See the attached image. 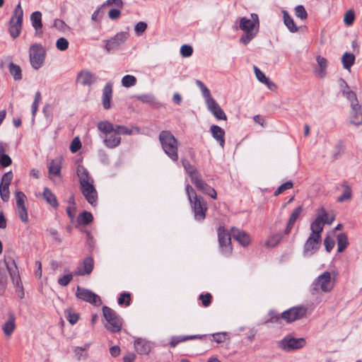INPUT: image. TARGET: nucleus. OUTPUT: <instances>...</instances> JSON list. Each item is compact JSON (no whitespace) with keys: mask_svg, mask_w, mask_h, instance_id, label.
I'll return each mask as SVG.
<instances>
[{"mask_svg":"<svg viewBox=\"0 0 362 362\" xmlns=\"http://www.w3.org/2000/svg\"><path fill=\"white\" fill-rule=\"evenodd\" d=\"M158 139L165 153L174 162L178 160L179 141L168 130L160 132Z\"/></svg>","mask_w":362,"mask_h":362,"instance_id":"nucleus-3","label":"nucleus"},{"mask_svg":"<svg viewBox=\"0 0 362 362\" xmlns=\"http://www.w3.org/2000/svg\"><path fill=\"white\" fill-rule=\"evenodd\" d=\"M182 163L187 173L189 175L192 182L194 181V178H198L201 176L197 168L192 165L188 160L183 159L182 160Z\"/></svg>","mask_w":362,"mask_h":362,"instance_id":"nucleus-29","label":"nucleus"},{"mask_svg":"<svg viewBox=\"0 0 362 362\" xmlns=\"http://www.w3.org/2000/svg\"><path fill=\"white\" fill-rule=\"evenodd\" d=\"M293 184L292 181H287L285 183L281 184L274 192V195L278 196L283 193L284 191L290 189L293 187Z\"/></svg>","mask_w":362,"mask_h":362,"instance_id":"nucleus-49","label":"nucleus"},{"mask_svg":"<svg viewBox=\"0 0 362 362\" xmlns=\"http://www.w3.org/2000/svg\"><path fill=\"white\" fill-rule=\"evenodd\" d=\"M305 345V340L304 338L297 339L289 336H287L278 341L279 347L286 351L303 348Z\"/></svg>","mask_w":362,"mask_h":362,"instance_id":"nucleus-10","label":"nucleus"},{"mask_svg":"<svg viewBox=\"0 0 362 362\" xmlns=\"http://www.w3.org/2000/svg\"><path fill=\"white\" fill-rule=\"evenodd\" d=\"M317 214H320L322 217V223L323 224H332L334 220V216H329L326 212L325 208L321 207L320 209V212Z\"/></svg>","mask_w":362,"mask_h":362,"instance_id":"nucleus-46","label":"nucleus"},{"mask_svg":"<svg viewBox=\"0 0 362 362\" xmlns=\"http://www.w3.org/2000/svg\"><path fill=\"white\" fill-rule=\"evenodd\" d=\"M316 62L317 68L315 70V74L320 78H323L327 76V60L323 57L317 56Z\"/></svg>","mask_w":362,"mask_h":362,"instance_id":"nucleus-26","label":"nucleus"},{"mask_svg":"<svg viewBox=\"0 0 362 362\" xmlns=\"http://www.w3.org/2000/svg\"><path fill=\"white\" fill-rule=\"evenodd\" d=\"M250 17V19L242 17L239 20V28L244 33L240 37V41L245 45L257 35L259 28L257 14L251 13Z\"/></svg>","mask_w":362,"mask_h":362,"instance_id":"nucleus-2","label":"nucleus"},{"mask_svg":"<svg viewBox=\"0 0 362 362\" xmlns=\"http://www.w3.org/2000/svg\"><path fill=\"white\" fill-rule=\"evenodd\" d=\"M16 329V316L13 312L8 314L7 320L3 324L2 329L6 336L10 337Z\"/></svg>","mask_w":362,"mask_h":362,"instance_id":"nucleus-22","label":"nucleus"},{"mask_svg":"<svg viewBox=\"0 0 362 362\" xmlns=\"http://www.w3.org/2000/svg\"><path fill=\"white\" fill-rule=\"evenodd\" d=\"M341 186L344 189V192L341 196H339L337 198L338 202H344L350 200L352 197L351 188L347 184V182H344Z\"/></svg>","mask_w":362,"mask_h":362,"instance_id":"nucleus-36","label":"nucleus"},{"mask_svg":"<svg viewBox=\"0 0 362 362\" xmlns=\"http://www.w3.org/2000/svg\"><path fill=\"white\" fill-rule=\"evenodd\" d=\"M134 98L144 103L147 104H152L154 100L153 96L150 94L136 95L134 96Z\"/></svg>","mask_w":362,"mask_h":362,"instance_id":"nucleus-51","label":"nucleus"},{"mask_svg":"<svg viewBox=\"0 0 362 362\" xmlns=\"http://www.w3.org/2000/svg\"><path fill=\"white\" fill-rule=\"evenodd\" d=\"M11 163V158L5 153L4 144L3 142H0V165L2 167H8Z\"/></svg>","mask_w":362,"mask_h":362,"instance_id":"nucleus-34","label":"nucleus"},{"mask_svg":"<svg viewBox=\"0 0 362 362\" xmlns=\"http://www.w3.org/2000/svg\"><path fill=\"white\" fill-rule=\"evenodd\" d=\"M103 143L107 148H114L121 143V137L117 134H109L103 136Z\"/></svg>","mask_w":362,"mask_h":362,"instance_id":"nucleus-27","label":"nucleus"},{"mask_svg":"<svg viewBox=\"0 0 362 362\" xmlns=\"http://www.w3.org/2000/svg\"><path fill=\"white\" fill-rule=\"evenodd\" d=\"M4 263L14 286L18 288L22 287L18 269L13 258L11 256H6Z\"/></svg>","mask_w":362,"mask_h":362,"instance_id":"nucleus-12","label":"nucleus"},{"mask_svg":"<svg viewBox=\"0 0 362 362\" xmlns=\"http://www.w3.org/2000/svg\"><path fill=\"white\" fill-rule=\"evenodd\" d=\"M231 235L234 240H237L241 245L245 247L250 243V238L249 235L237 228L233 227L231 228Z\"/></svg>","mask_w":362,"mask_h":362,"instance_id":"nucleus-20","label":"nucleus"},{"mask_svg":"<svg viewBox=\"0 0 362 362\" xmlns=\"http://www.w3.org/2000/svg\"><path fill=\"white\" fill-rule=\"evenodd\" d=\"M9 186L0 185V196L4 202H8L9 199Z\"/></svg>","mask_w":362,"mask_h":362,"instance_id":"nucleus-60","label":"nucleus"},{"mask_svg":"<svg viewBox=\"0 0 362 362\" xmlns=\"http://www.w3.org/2000/svg\"><path fill=\"white\" fill-rule=\"evenodd\" d=\"M348 245V238L346 234L341 233L337 236V251L343 252Z\"/></svg>","mask_w":362,"mask_h":362,"instance_id":"nucleus-39","label":"nucleus"},{"mask_svg":"<svg viewBox=\"0 0 362 362\" xmlns=\"http://www.w3.org/2000/svg\"><path fill=\"white\" fill-rule=\"evenodd\" d=\"M96 76L94 74L88 70H82L77 74V83L83 85L90 86L96 81Z\"/></svg>","mask_w":362,"mask_h":362,"instance_id":"nucleus-18","label":"nucleus"},{"mask_svg":"<svg viewBox=\"0 0 362 362\" xmlns=\"http://www.w3.org/2000/svg\"><path fill=\"white\" fill-rule=\"evenodd\" d=\"M70 151L71 153H76L81 148V142L79 137H75L71 144H70Z\"/></svg>","mask_w":362,"mask_h":362,"instance_id":"nucleus-59","label":"nucleus"},{"mask_svg":"<svg viewBox=\"0 0 362 362\" xmlns=\"http://www.w3.org/2000/svg\"><path fill=\"white\" fill-rule=\"evenodd\" d=\"M30 21L33 27L35 29L36 32L42 27V13L40 11H35L30 16Z\"/></svg>","mask_w":362,"mask_h":362,"instance_id":"nucleus-35","label":"nucleus"},{"mask_svg":"<svg viewBox=\"0 0 362 362\" xmlns=\"http://www.w3.org/2000/svg\"><path fill=\"white\" fill-rule=\"evenodd\" d=\"M100 132L105 135H109L115 132V126L108 121H100L97 124Z\"/></svg>","mask_w":362,"mask_h":362,"instance_id":"nucleus-31","label":"nucleus"},{"mask_svg":"<svg viewBox=\"0 0 362 362\" xmlns=\"http://www.w3.org/2000/svg\"><path fill=\"white\" fill-rule=\"evenodd\" d=\"M94 267V261L91 257H86L77 270L74 272L76 276H84L90 274Z\"/></svg>","mask_w":362,"mask_h":362,"instance_id":"nucleus-19","label":"nucleus"},{"mask_svg":"<svg viewBox=\"0 0 362 362\" xmlns=\"http://www.w3.org/2000/svg\"><path fill=\"white\" fill-rule=\"evenodd\" d=\"M350 122L354 125L358 126L362 124V109L358 104L351 106L349 115Z\"/></svg>","mask_w":362,"mask_h":362,"instance_id":"nucleus-21","label":"nucleus"},{"mask_svg":"<svg viewBox=\"0 0 362 362\" xmlns=\"http://www.w3.org/2000/svg\"><path fill=\"white\" fill-rule=\"evenodd\" d=\"M43 198L46 202L54 209L59 206V202L57 197L48 187H45L42 193Z\"/></svg>","mask_w":362,"mask_h":362,"instance_id":"nucleus-28","label":"nucleus"},{"mask_svg":"<svg viewBox=\"0 0 362 362\" xmlns=\"http://www.w3.org/2000/svg\"><path fill=\"white\" fill-rule=\"evenodd\" d=\"M61 175V167L60 165L55 163L54 161H52L49 167V176L51 179H52L53 176Z\"/></svg>","mask_w":362,"mask_h":362,"instance_id":"nucleus-43","label":"nucleus"},{"mask_svg":"<svg viewBox=\"0 0 362 362\" xmlns=\"http://www.w3.org/2000/svg\"><path fill=\"white\" fill-rule=\"evenodd\" d=\"M324 224L322 223V217L320 214H317L315 221L310 225L311 233L313 235H321L323 230Z\"/></svg>","mask_w":362,"mask_h":362,"instance_id":"nucleus-30","label":"nucleus"},{"mask_svg":"<svg viewBox=\"0 0 362 362\" xmlns=\"http://www.w3.org/2000/svg\"><path fill=\"white\" fill-rule=\"evenodd\" d=\"M76 296L78 298L96 306L102 304L100 296L87 288L77 286Z\"/></svg>","mask_w":362,"mask_h":362,"instance_id":"nucleus-13","label":"nucleus"},{"mask_svg":"<svg viewBox=\"0 0 362 362\" xmlns=\"http://www.w3.org/2000/svg\"><path fill=\"white\" fill-rule=\"evenodd\" d=\"M103 315L106 321L104 326L108 331L115 333L122 329V319L116 311L105 305L103 307Z\"/></svg>","mask_w":362,"mask_h":362,"instance_id":"nucleus-5","label":"nucleus"},{"mask_svg":"<svg viewBox=\"0 0 362 362\" xmlns=\"http://www.w3.org/2000/svg\"><path fill=\"white\" fill-rule=\"evenodd\" d=\"M23 11L19 3L14 9L9 23V33L13 38L18 37L21 32Z\"/></svg>","mask_w":362,"mask_h":362,"instance_id":"nucleus-8","label":"nucleus"},{"mask_svg":"<svg viewBox=\"0 0 362 362\" xmlns=\"http://www.w3.org/2000/svg\"><path fill=\"white\" fill-rule=\"evenodd\" d=\"M74 272L65 274L58 279V284L62 286H66L72 281Z\"/></svg>","mask_w":362,"mask_h":362,"instance_id":"nucleus-47","label":"nucleus"},{"mask_svg":"<svg viewBox=\"0 0 362 362\" xmlns=\"http://www.w3.org/2000/svg\"><path fill=\"white\" fill-rule=\"evenodd\" d=\"M136 78L132 75H125L122 78V85L125 88L134 86L136 83Z\"/></svg>","mask_w":362,"mask_h":362,"instance_id":"nucleus-45","label":"nucleus"},{"mask_svg":"<svg viewBox=\"0 0 362 362\" xmlns=\"http://www.w3.org/2000/svg\"><path fill=\"white\" fill-rule=\"evenodd\" d=\"M9 72L13 76L15 80H21L22 78L21 69L18 65L10 63L8 66Z\"/></svg>","mask_w":362,"mask_h":362,"instance_id":"nucleus-41","label":"nucleus"},{"mask_svg":"<svg viewBox=\"0 0 362 362\" xmlns=\"http://www.w3.org/2000/svg\"><path fill=\"white\" fill-rule=\"evenodd\" d=\"M284 14V22L285 25L291 33H296L298 31V27L296 26L293 19L288 14L286 11H283Z\"/></svg>","mask_w":362,"mask_h":362,"instance_id":"nucleus-33","label":"nucleus"},{"mask_svg":"<svg viewBox=\"0 0 362 362\" xmlns=\"http://www.w3.org/2000/svg\"><path fill=\"white\" fill-rule=\"evenodd\" d=\"M355 61V56L353 54L345 52L341 58L343 66L346 69H349L354 64Z\"/></svg>","mask_w":362,"mask_h":362,"instance_id":"nucleus-38","label":"nucleus"},{"mask_svg":"<svg viewBox=\"0 0 362 362\" xmlns=\"http://www.w3.org/2000/svg\"><path fill=\"white\" fill-rule=\"evenodd\" d=\"M355 19V14L352 10H349L344 14V22L346 25H351Z\"/></svg>","mask_w":362,"mask_h":362,"instance_id":"nucleus-57","label":"nucleus"},{"mask_svg":"<svg viewBox=\"0 0 362 362\" xmlns=\"http://www.w3.org/2000/svg\"><path fill=\"white\" fill-rule=\"evenodd\" d=\"M46 51L40 44H34L30 47L29 59L32 67L37 70L44 64Z\"/></svg>","mask_w":362,"mask_h":362,"instance_id":"nucleus-7","label":"nucleus"},{"mask_svg":"<svg viewBox=\"0 0 362 362\" xmlns=\"http://www.w3.org/2000/svg\"><path fill=\"white\" fill-rule=\"evenodd\" d=\"M56 47L60 51H65L69 47V42L66 38L60 37L56 42Z\"/></svg>","mask_w":362,"mask_h":362,"instance_id":"nucleus-58","label":"nucleus"},{"mask_svg":"<svg viewBox=\"0 0 362 362\" xmlns=\"http://www.w3.org/2000/svg\"><path fill=\"white\" fill-rule=\"evenodd\" d=\"M341 81L343 83L345 84L346 88L345 89L342 90L343 95L345 96L348 100H349L351 106H352L353 105H357V104H358V101L356 93L349 90L348 85L344 80L341 79Z\"/></svg>","mask_w":362,"mask_h":362,"instance_id":"nucleus-32","label":"nucleus"},{"mask_svg":"<svg viewBox=\"0 0 362 362\" xmlns=\"http://www.w3.org/2000/svg\"><path fill=\"white\" fill-rule=\"evenodd\" d=\"M218 244L221 252L225 255L231 254L233 248L231 246V235L223 226L218 227L217 230Z\"/></svg>","mask_w":362,"mask_h":362,"instance_id":"nucleus-9","label":"nucleus"},{"mask_svg":"<svg viewBox=\"0 0 362 362\" xmlns=\"http://www.w3.org/2000/svg\"><path fill=\"white\" fill-rule=\"evenodd\" d=\"M15 197L16 199V212L18 216L23 223H27L28 221V214L25 206L26 196L23 192L16 191L15 192Z\"/></svg>","mask_w":362,"mask_h":362,"instance_id":"nucleus-15","label":"nucleus"},{"mask_svg":"<svg viewBox=\"0 0 362 362\" xmlns=\"http://www.w3.org/2000/svg\"><path fill=\"white\" fill-rule=\"evenodd\" d=\"M205 103L206 104L208 110L216 118V119H227L226 115L225 114L221 106L215 100V99L212 98V96L205 100Z\"/></svg>","mask_w":362,"mask_h":362,"instance_id":"nucleus-16","label":"nucleus"},{"mask_svg":"<svg viewBox=\"0 0 362 362\" xmlns=\"http://www.w3.org/2000/svg\"><path fill=\"white\" fill-rule=\"evenodd\" d=\"M322 243L321 235L310 234L303 246L304 256H311L320 247Z\"/></svg>","mask_w":362,"mask_h":362,"instance_id":"nucleus-11","label":"nucleus"},{"mask_svg":"<svg viewBox=\"0 0 362 362\" xmlns=\"http://www.w3.org/2000/svg\"><path fill=\"white\" fill-rule=\"evenodd\" d=\"M79 179L81 189L83 195L92 206H95L98 193L93 185V180L90 177L88 170L83 166L78 165L76 170Z\"/></svg>","mask_w":362,"mask_h":362,"instance_id":"nucleus-1","label":"nucleus"},{"mask_svg":"<svg viewBox=\"0 0 362 362\" xmlns=\"http://www.w3.org/2000/svg\"><path fill=\"white\" fill-rule=\"evenodd\" d=\"M334 286V277L329 272H325L320 275L310 286V292L315 294L320 289L322 292H330Z\"/></svg>","mask_w":362,"mask_h":362,"instance_id":"nucleus-6","label":"nucleus"},{"mask_svg":"<svg viewBox=\"0 0 362 362\" xmlns=\"http://www.w3.org/2000/svg\"><path fill=\"white\" fill-rule=\"evenodd\" d=\"M7 286L6 272L0 267V296L3 295Z\"/></svg>","mask_w":362,"mask_h":362,"instance_id":"nucleus-42","label":"nucleus"},{"mask_svg":"<svg viewBox=\"0 0 362 362\" xmlns=\"http://www.w3.org/2000/svg\"><path fill=\"white\" fill-rule=\"evenodd\" d=\"M307 313V308L303 306L293 307L283 312L281 317L286 322H291L303 318Z\"/></svg>","mask_w":362,"mask_h":362,"instance_id":"nucleus-14","label":"nucleus"},{"mask_svg":"<svg viewBox=\"0 0 362 362\" xmlns=\"http://www.w3.org/2000/svg\"><path fill=\"white\" fill-rule=\"evenodd\" d=\"M295 14L297 18L303 21L306 20L308 18V13L302 5H298L295 7Z\"/></svg>","mask_w":362,"mask_h":362,"instance_id":"nucleus-48","label":"nucleus"},{"mask_svg":"<svg viewBox=\"0 0 362 362\" xmlns=\"http://www.w3.org/2000/svg\"><path fill=\"white\" fill-rule=\"evenodd\" d=\"M302 211H303L302 206H298L293 210V211L291 214L289 220H288V221H290L291 223L296 222V221L300 216Z\"/></svg>","mask_w":362,"mask_h":362,"instance_id":"nucleus-63","label":"nucleus"},{"mask_svg":"<svg viewBox=\"0 0 362 362\" xmlns=\"http://www.w3.org/2000/svg\"><path fill=\"white\" fill-rule=\"evenodd\" d=\"M129 34L127 32L117 33L112 39L105 40L106 50L110 52L111 50L117 48L127 40Z\"/></svg>","mask_w":362,"mask_h":362,"instance_id":"nucleus-17","label":"nucleus"},{"mask_svg":"<svg viewBox=\"0 0 362 362\" xmlns=\"http://www.w3.org/2000/svg\"><path fill=\"white\" fill-rule=\"evenodd\" d=\"M148 25L144 21L137 23L134 26V31L137 36H141L146 30L147 29Z\"/></svg>","mask_w":362,"mask_h":362,"instance_id":"nucleus-50","label":"nucleus"},{"mask_svg":"<svg viewBox=\"0 0 362 362\" xmlns=\"http://www.w3.org/2000/svg\"><path fill=\"white\" fill-rule=\"evenodd\" d=\"M212 296L210 293L201 294L199 299L202 300V303L204 307L209 306L211 303Z\"/></svg>","mask_w":362,"mask_h":362,"instance_id":"nucleus-64","label":"nucleus"},{"mask_svg":"<svg viewBox=\"0 0 362 362\" xmlns=\"http://www.w3.org/2000/svg\"><path fill=\"white\" fill-rule=\"evenodd\" d=\"M93 215L90 212L84 211L79 214L77 221L79 225L86 226L93 221Z\"/></svg>","mask_w":362,"mask_h":362,"instance_id":"nucleus-37","label":"nucleus"},{"mask_svg":"<svg viewBox=\"0 0 362 362\" xmlns=\"http://www.w3.org/2000/svg\"><path fill=\"white\" fill-rule=\"evenodd\" d=\"M13 179V173L11 171L6 173L1 178L0 185L9 186Z\"/></svg>","mask_w":362,"mask_h":362,"instance_id":"nucleus-62","label":"nucleus"},{"mask_svg":"<svg viewBox=\"0 0 362 362\" xmlns=\"http://www.w3.org/2000/svg\"><path fill=\"white\" fill-rule=\"evenodd\" d=\"M201 338L199 335H189L185 337H173L170 343L171 347H175L179 343L189 340Z\"/></svg>","mask_w":362,"mask_h":362,"instance_id":"nucleus-40","label":"nucleus"},{"mask_svg":"<svg viewBox=\"0 0 362 362\" xmlns=\"http://www.w3.org/2000/svg\"><path fill=\"white\" fill-rule=\"evenodd\" d=\"M282 235L280 233H276L272 235L267 242V245L269 247H274L276 246L281 241Z\"/></svg>","mask_w":362,"mask_h":362,"instance_id":"nucleus-53","label":"nucleus"},{"mask_svg":"<svg viewBox=\"0 0 362 362\" xmlns=\"http://www.w3.org/2000/svg\"><path fill=\"white\" fill-rule=\"evenodd\" d=\"M210 132L214 139L223 148L225 144V131L219 126L213 124L210 127Z\"/></svg>","mask_w":362,"mask_h":362,"instance_id":"nucleus-24","label":"nucleus"},{"mask_svg":"<svg viewBox=\"0 0 362 362\" xmlns=\"http://www.w3.org/2000/svg\"><path fill=\"white\" fill-rule=\"evenodd\" d=\"M186 192L194 212V218L199 221H203L208 209L206 202L203 197L197 196L194 189L189 185L186 186Z\"/></svg>","mask_w":362,"mask_h":362,"instance_id":"nucleus-4","label":"nucleus"},{"mask_svg":"<svg viewBox=\"0 0 362 362\" xmlns=\"http://www.w3.org/2000/svg\"><path fill=\"white\" fill-rule=\"evenodd\" d=\"M41 99H42V97H41L40 93L39 91H37L35 95L34 101L32 104V115H33V118L35 117V114L37 111L38 105H39L40 102L41 101Z\"/></svg>","mask_w":362,"mask_h":362,"instance_id":"nucleus-52","label":"nucleus"},{"mask_svg":"<svg viewBox=\"0 0 362 362\" xmlns=\"http://www.w3.org/2000/svg\"><path fill=\"white\" fill-rule=\"evenodd\" d=\"M196 84L197 86L201 89L202 95L204 98L205 100L208 99L209 98L211 97L210 90L209 88L201 81L197 80L196 81Z\"/></svg>","mask_w":362,"mask_h":362,"instance_id":"nucleus-56","label":"nucleus"},{"mask_svg":"<svg viewBox=\"0 0 362 362\" xmlns=\"http://www.w3.org/2000/svg\"><path fill=\"white\" fill-rule=\"evenodd\" d=\"M194 181L192 182V184L194 185L196 188L202 192L205 193L209 185L204 182L202 177V175L198 178H194Z\"/></svg>","mask_w":362,"mask_h":362,"instance_id":"nucleus-44","label":"nucleus"},{"mask_svg":"<svg viewBox=\"0 0 362 362\" xmlns=\"http://www.w3.org/2000/svg\"><path fill=\"white\" fill-rule=\"evenodd\" d=\"M193 49L190 45H183L180 48V53L183 57H189L192 54Z\"/></svg>","mask_w":362,"mask_h":362,"instance_id":"nucleus-61","label":"nucleus"},{"mask_svg":"<svg viewBox=\"0 0 362 362\" xmlns=\"http://www.w3.org/2000/svg\"><path fill=\"white\" fill-rule=\"evenodd\" d=\"M132 134V130L129 129L126 126L122 125H115V134L119 135H130Z\"/></svg>","mask_w":362,"mask_h":362,"instance_id":"nucleus-54","label":"nucleus"},{"mask_svg":"<svg viewBox=\"0 0 362 362\" xmlns=\"http://www.w3.org/2000/svg\"><path fill=\"white\" fill-rule=\"evenodd\" d=\"M112 97V85L111 83H107L103 90L102 103L105 110H109L111 107L110 100Z\"/></svg>","mask_w":362,"mask_h":362,"instance_id":"nucleus-23","label":"nucleus"},{"mask_svg":"<svg viewBox=\"0 0 362 362\" xmlns=\"http://www.w3.org/2000/svg\"><path fill=\"white\" fill-rule=\"evenodd\" d=\"M130 301L131 295L129 293L123 292L118 298V304L120 305L125 304V305L128 306L130 305Z\"/></svg>","mask_w":362,"mask_h":362,"instance_id":"nucleus-55","label":"nucleus"},{"mask_svg":"<svg viewBox=\"0 0 362 362\" xmlns=\"http://www.w3.org/2000/svg\"><path fill=\"white\" fill-rule=\"evenodd\" d=\"M134 348L139 354H148L151 350V344L148 341L137 339L134 341Z\"/></svg>","mask_w":362,"mask_h":362,"instance_id":"nucleus-25","label":"nucleus"}]
</instances>
